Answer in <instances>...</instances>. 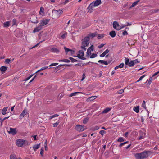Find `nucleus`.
<instances>
[{"label":"nucleus","instance_id":"1","mask_svg":"<svg viewBox=\"0 0 159 159\" xmlns=\"http://www.w3.org/2000/svg\"><path fill=\"white\" fill-rule=\"evenodd\" d=\"M150 152L149 151H145L141 153L135 154L134 156L136 159H146L148 157V153Z\"/></svg>","mask_w":159,"mask_h":159},{"label":"nucleus","instance_id":"2","mask_svg":"<svg viewBox=\"0 0 159 159\" xmlns=\"http://www.w3.org/2000/svg\"><path fill=\"white\" fill-rule=\"evenodd\" d=\"M89 43L90 38H89V36L85 37L82 40V45L81 46V48L84 51H86V48L85 47L88 46Z\"/></svg>","mask_w":159,"mask_h":159},{"label":"nucleus","instance_id":"3","mask_svg":"<svg viewBox=\"0 0 159 159\" xmlns=\"http://www.w3.org/2000/svg\"><path fill=\"white\" fill-rule=\"evenodd\" d=\"M63 11L59 9L58 10H53L52 12V16L53 19H56L59 18L63 13Z\"/></svg>","mask_w":159,"mask_h":159},{"label":"nucleus","instance_id":"4","mask_svg":"<svg viewBox=\"0 0 159 159\" xmlns=\"http://www.w3.org/2000/svg\"><path fill=\"white\" fill-rule=\"evenodd\" d=\"M27 143V142L22 139H18L16 141V144L18 147H22Z\"/></svg>","mask_w":159,"mask_h":159},{"label":"nucleus","instance_id":"5","mask_svg":"<svg viewBox=\"0 0 159 159\" xmlns=\"http://www.w3.org/2000/svg\"><path fill=\"white\" fill-rule=\"evenodd\" d=\"M75 129L79 132H82L87 129L86 126L80 125H77L75 128Z\"/></svg>","mask_w":159,"mask_h":159},{"label":"nucleus","instance_id":"6","mask_svg":"<svg viewBox=\"0 0 159 159\" xmlns=\"http://www.w3.org/2000/svg\"><path fill=\"white\" fill-rule=\"evenodd\" d=\"M50 21V19H43L40 21V22L39 23V25L42 27V26H43L47 25Z\"/></svg>","mask_w":159,"mask_h":159},{"label":"nucleus","instance_id":"7","mask_svg":"<svg viewBox=\"0 0 159 159\" xmlns=\"http://www.w3.org/2000/svg\"><path fill=\"white\" fill-rule=\"evenodd\" d=\"M125 64L126 65H128L129 67L133 66L134 65L133 60L129 62V58L126 57H125Z\"/></svg>","mask_w":159,"mask_h":159},{"label":"nucleus","instance_id":"8","mask_svg":"<svg viewBox=\"0 0 159 159\" xmlns=\"http://www.w3.org/2000/svg\"><path fill=\"white\" fill-rule=\"evenodd\" d=\"M9 134H11L13 135H15L17 133V131L16 130V128H11L10 129V130L8 131Z\"/></svg>","mask_w":159,"mask_h":159},{"label":"nucleus","instance_id":"9","mask_svg":"<svg viewBox=\"0 0 159 159\" xmlns=\"http://www.w3.org/2000/svg\"><path fill=\"white\" fill-rule=\"evenodd\" d=\"M113 28L117 30V28L119 27L120 25L116 21H114L113 23Z\"/></svg>","mask_w":159,"mask_h":159},{"label":"nucleus","instance_id":"10","mask_svg":"<svg viewBox=\"0 0 159 159\" xmlns=\"http://www.w3.org/2000/svg\"><path fill=\"white\" fill-rule=\"evenodd\" d=\"M42 29V27L39 25L38 27L35 28L33 30V33L38 32Z\"/></svg>","mask_w":159,"mask_h":159},{"label":"nucleus","instance_id":"11","mask_svg":"<svg viewBox=\"0 0 159 159\" xmlns=\"http://www.w3.org/2000/svg\"><path fill=\"white\" fill-rule=\"evenodd\" d=\"M93 7L97 6L101 3V0H96L93 2Z\"/></svg>","mask_w":159,"mask_h":159},{"label":"nucleus","instance_id":"12","mask_svg":"<svg viewBox=\"0 0 159 159\" xmlns=\"http://www.w3.org/2000/svg\"><path fill=\"white\" fill-rule=\"evenodd\" d=\"M50 51L52 52H55L57 53H58L60 52V51L59 49L55 48H52L50 49Z\"/></svg>","mask_w":159,"mask_h":159},{"label":"nucleus","instance_id":"13","mask_svg":"<svg viewBox=\"0 0 159 159\" xmlns=\"http://www.w3.org/2000/svg\"><path fill=\"white\" fill-rule=\"evenodd\" d=\"M96 98V96H91L88 98L86 101L87 102L92 101L94 100Z\"/></svg>","mask_w":159,"mask_h":159},{"label":"nucleus","instance_id":"14","mask_svg":"<svg viewBox=\"0 0 159 159\" xmlns=\"http://www.w3.org/2000/svg\"><path fill=\"white\" fill-rule=\"evenodd\" d=\"M124 63H121L118 66H117L115 67V70H116L119 68H121L124 67Z\"/></svg>","mask_w":159,"mask_h":159},{"label":"nucleus","instance_id":"15","mask_svg":"<svg viewBox=\"0 0 159 159\" xmlns=\"http://www.w3.org/2000/svg\"><path fill=\"white\" fill-rule=\"evenodd\" d=\"M97 34L96 33H90L88 36H89V38L90 37H91L92 38H93V37H95L97 35Z\"/></svg>","mask_w":159,"mask_h":159},{"label":"nucleus","instance_id":"16","mask_svg":"<svg viewBox=\"0 0 159 159\" xmlns=\"http://www.w3.org/2000/svg\"><path fill=\"white\" fill-rule=\"evenodd\" d=\"M140 0H138L137 1H135V2H134L133 4H132V5L129 8V9H131V8H132V7H134L138 3L140 2Z\"/></svg>","mask_w":159,"mask_h":159},{"label":"nucleus","instance_id":"17","mask_svg":"<svg viewBox=\"0 0 159 159\" xmlns=\"http://www.w3.org/2000/svg\"><path fill=\"white\" fill-rule=\"evenodd\" d=\"M25 115V110H24L19 116L20 119H21L23 117H24Z\"/></svg>","mask_w":159,"mask_h":159},{"label":"nucleus","instance_id":"18","mask_svg":"<svg viewBox=\"0 0 159 159\" xmlns=\"http://www.w3.org/2000/svg\"><path fill=\"white\" fill-rule=\"evenodd\" d=\"M116 34L115 31L112 30L110 32V36L112 38L115 37Z\"/></svg>","mask_w":159,"mask_h":159},{"label":"nucleus","instance_id":"19","mask_svg":"<svg viewBox=\"0 0 159 159\" xmlns=\"http://www.w3.org/2000/svg\"><path fill=\"white\" fill-rule=\"evenodd\" d=\"M98 62L99 63H101L102 64H104L105 65H107L108 64V63L107 62L105 61L104 60H99L98 61Z\"/></svg>","mask_w":159,"mask_h":159},{"label":"nucleus","instance_id":"20","mask_svg":"<svg viewBox=\"0 0 159 159\" xmlns=\"http://www.w3.org/2000/svg\"><path fill=\"white\" fill-rule=\"evenodd\" d=\"M7 67L4 66H2L0 68V70L2 72H5L7 70Z\"/></svg>","mask_w":159,"mask_h":159},{"label":"nucleus","instance_id":"21","mask_svg":"<svg viewBox=\"0 0 159 159\" xmlns=\"http://www.w3.org/2000/svg\"><path fill=\"white\" fill-rule=\"evenodd\" d=\"M10 25V22L7 21L3 23V26L4 27H8Z\"/></svg>","mask_w":159,"mask_h":159},{"label":"nucleus","instance_id":"22","mask_svg":"<svg viewBox=\"0 0 159 159\" xmlns=\"http://www.w3.org/2000/svg\"><path fill=\"white\" fill-rule=\"evenodd\" d=\"M7 107H4L2 110V114L3 115H5V114H6V111L7 110Z\"/></svg>","mask_w":159,"mask_h":159},{"label":"nucleus","instance_id":"23","mask_svg":"<svg viewBox=\"0 0 159 159\" xmlns=\"http://www.w3.org/2000/svg\"><path fill=\"white\" fill-rule=\"evenodd\" d=\"M134 110L138 113L139 112V106H137L136 107H134L133 108Z\"/></svg>","mask_w":159,"mask_h":159},{"label":"nucleus","instance_id":"24","mask_svg":"<svg viewBox=\"0 0 159 159\" xmlns=\"http://www.w3.org/2000/svg\"><path fill=\"white\" fill-rule=\"evenodd\" d=\"M10 159H18V158H16V156L14 154H11L10 156Z\"/></svg>","mask_w":159,"mask_h":159},{"label":"nucleus","instance_id":"25","mask_svg":"<svg viewBox=\"0 0 159 159\" xmlns=\"http://www.w3.org/2000/svg\"><path fill=\"white\" fill-rule=\"evenodd\" d=\"M93 2H92V3H91L90 5H89V6L88 7L87 9L89 10H90L92 9L93 7Z\"/></svg>","mask_w":159,"mask_h":159},{"label":"nucleus","instance_id":"26","mask_svg":"<svg viewBox=\"0 0 159 159\" xmlns=\"http://www.w3.org/2000/svg\"><path fill=\"white\" fill-rule=\"evenodd\" d=\"M75 57H78L79 58L81 59L82 60H85L86 59V58L84 57H82L81 55L80 54H78L77 56H75Z\"/></svg>","mask_w":159,"mask_h":159},{"label":"nucleus","instance_id":"27","mask_svg":"<svg viewBox=\"0 0 159 159\" xmlns=\"http://www.w3.org/2000/svg\"><path fill=\"white\" fill-rule=\"evenodd\" d=\"M40 146V144L35 145L33 146V149L34 151H35L36 149H38L39 147Z\"/></svg>","mask_w":159,"mask_h":159},{"label":"nucleus","instance_id":"28","mask_svg":"<svg viewBox=\"0 0 159 159\" xmlns=\"http://www.w3.org/2000/svg\"><path fill=\"white\" fill-rule=\"evenodd\" d=\"M91 54V51L89 49H87V56L88 57H89V56Z\"/></svg>","mask_w":159,"mask_h":159},{"label":"nucleus","instance_id":"29","mask_svg":"<svg viewBox=\"0 0 159 159\" xmlns=\"http://www.w3.org/2000/svg\"><path fill=\"white\" fill-rule=\"evenodd\" d=\"M48 68V66L43 67H42L39 70L37 71V72H35V73H38L40 71H41L43 70H45V69Z\"/></svg>","mask_w":159,"mask_h":159},{"label":"nucleus","instance_id":"30","mask_svg":"<svg viewBox=\"0 0 159 159\" xmlns=\"http://www.w3.org/2000/svg\"><path fill=\"white\" fill-rule=\"evenodd\" d=\"M69 59L72 62H75L78 61L76 59L73 58L72 57H69Z\"/></svg>","mask_w":159,"mask_h":159},{"label":"nucleus","instance_id":"31","mask_svg":"<svg viewBox=\"0 0 159 159\" xmlns=\"http://www.w3.org/2000/svg\"><path fill=\"white\" fill-rule=\"evenodd\" d=\"M109 111V107H108L105 109H104L103 111L102 112V113L104 114L108 112Z\"/></svg>","mask_w":159,"mask_h":159},{"label":"nucleus","instance_id":"32","mask_svg":"<svg viewBox=\"0 0 159 159\" xmlns=\"http://www.w3.org/2000/svg\"><path fill=\"white\" fill-rule=\"evenodd\" d=\"M59 116L58 114H55L53 115L52 116H50L49 117V119L51 120L55 117H58Z\"/></svg>","mask_w":159,"mask_h":159},{"label":"nucleus","instance_id":"33","mask_svg":"<svg viewBox=\"0 0 159 159\" xmlns=\"http://www.w3.org/2000/svg\"><path fill=\"white\" fill-rule=\"evenodd\" d=\"M81 92H75L74 93H73L70 94L69 95L70 97H72L74 96L76 94L78 93H81Z\"/></svg>","mask_w":159,"mask_h":159},{"label":"nucleus","instance_id":"34","mask_svg":"<svg viewBox=\"0 0 159 159\" xmlns=\"http://www.w3.org/2000/svg\"><path fill=\"white\" fill-rule=\"evenodd\" d=\"M124 141L123 138L122 137H119L117 140V141L120 142H121Z\"/></svg>","mask_w":159,"mask_h":159},{"label":"nucleus","instance_id":"35","mask_svg":"<svg viewBox=\"0 0 159 159\" xmlns=\"http://www.w3.org/2000/svg\"><path fill=\"white\" fill-rule=\"evenodd\" d=\"M64 48L65 52H66V54H67L68 52L70 51V49L67 48L66 47H64Z\"/></svg>","mask_w":159,"mask_h":159},{"label":"nucleus","instance_id":"36","mask_svg":"<svg viewBox=\"0 0 159 159\" xmlns=\"http://www.w3.org/2000/svg\"><path fill=\"white\" fill-rule=\"evenodd\" d=\"M59 61H63L65 62H70V61L68 59H64L63 60H61Z\"/></svg>","mask_w":159,"mask_h":159},{"label":"nucleus","instance_id":"37","mask_svg":"<svg viewBox=\"0 0 159 159\" xmlns=\"http://www.w3.org/2000/svg\"><path fill=\"white\" fill-rule=\"evenodd\" d=\"M89 118H86L84 119L83 120V123L84 124L87 123L89 121Z\"/></svg>","mask_w":159,"mask_h":159},{"label":"nucleus","instance_id":"38","mask_svg":"<svg viewBox=\"0 0 159 159\" xmlns=\"http://www.w3.org/2000/svg\"><path fill=\"white\" fill-rule=\"evenodd\" d=\"M142 107H143L145 110H146L147 108L145 105V102L144 101H143V103L142 105Z\"/></svg>","mask_w":159,"mask_h":159},{"label":"nucleus","instance_id":"39","mask_svg":"<svg viewBox=\"0 0 159 159\" xmlns=\"http://www.w3.org/2000/svg\"><path fill=\"white\" fill-rule=\"evenodd\" d=\"M133 61L134 65H135V64L139 63L140 62L139 61L138 59H136Z\"/></svg>","mask_w":159,"mask_h":159},{"label":"nucleus","instance_id":"40","mask_svg":"<svg viewBox=\"0 0 159 159\" xmlns=\"http://www.w3.org/2000/svg\"><path fill=\"white\" fill-rule=\"evenodd\" d=\"M152 80V77H150L148 80V83H147L148 85H150V84L151 83V82Z\"/></svg>","mask_w":159,"mask_h":159},{"label":"nucleus","instance_id":"41","mask_svg":"<svg viewBox=\"0 0 159 159\" xmlns=\"http://www.w3.org/2000/svg\"><path fill=\"white\" fill-rule=\"evenodd\" d=\"M44 154V148L43 147H42L41 149L40 154L41 156H43Z\"/></svg>","mask_w":159,"mask_h":159},{"label":"nucleus","instance_id":"42","mask_svg":"<svg viewBox=\"0 0 159 159\" xmlns=\"http://www.w3.org/2000/svg\"><path fill=\"white\" fill-rule=\"evenodd\" d=\"M126 26V25H122V26H120L119 27L117 28V30H120L122 28H123Z\"/></svg>","mask_w":159,"mask_h":159},{"label":"nucleus","instance_id":"43","mask_svg":"<svg viewBox=\"0 0 159 159\" xmlns=\"http://www.w3.org/2000/svg\"><path fill=\"white\" fill-rule=\"evenodd\" d=\"M63 96V95L62 93H60L58 96L57 98L58 100H60Z\"/></svg>","mask_w":159,"mask_h":159},{"label":"nucleus","instance_id":"44","mask_svg":"<svg viewBox=\"0 0 159 159\" xmlns=\"http://www.w3.org/2000/svg\"><path fill=\"white\" fill-rule=\"evenodd\" d=\"M79 53L81 55L82 57H83L84 55V51L82 50H80L79 51Z\"/></svg>","mask_w":159,"mask_h":159},{"label":"nucleus","instance_id":"45","mask_svg":"<svg viewBox=\"0 0 159 159\" xmlns=\"http://www.w3.org/2000/svg\"><path fill=\"white\" fill-rule=\"evenodd\" d=\"M104 154H105V157L106 158H108L109 157V152H105V153H104Z\"/></svg>","mask_w":159,"mask_h":159},{"label":"nucleus","instance_id":"46","mask_svg":"<svg viewBox=\"0 0 159 159\" xmlns=\"http://www.w3.org/2000/svg\"><path fill=\"white\" fill-rule=\"evenodd\" d=\"M12 25H16V19H14L12 21Z\"/></svg>","mask_w":159,"mask_h":159},{"label":"nucleus","instance_id":"47","mask_svg":"<svg viewBox=\"0 0 159 159\" xmlns=\"http://www.w3.org/2000/svg\"><path fill=\"white\" fill-rule=\"evenodd\" d=\"M124 89H120V90H119L117 92V93L118 94H122V93H123L124 92Z\"/></svg>","mask_w":159,"mask_h":159},{"label":"nucleus","instance_id":"48","mask_svg":"<svg viewBox=\"0 0 159 159\" xmlns=\"http://www.w3.org/2000/svg\"><path fill=\"white\" fill-rule=\"evenodd\" d=\"M97 56V54H96L95 53H93L92 54L91 56H90V58H94L95 57H96Z\"/></svg>","mask_w":159,"mask_h":159},{"label":"nucleus","instance_id":"49","mask_svg":"<svg viewBox=\"0 0 159 159\" xmlns=\"http://www.w3.org/2000/svg\"><path fill=\"white\" fill-rule=\"evenodd\" d=\"M140 135H141L142 136H143V137H145L146 135V133H144L142 131H140Z\"/></svg>","mask_w":159,"mask_h":159},{"label":"nucleus","instance_id":"50","mask_svg":"<svg viewBox=\"0 0 159 159\" xmlns=\"http://www.w3.org/2000/svg\"><path fill=\"white\" fill-rule=\"evenodd\" d=\"M44 11V9L43 7H41L40 8V10L39 11V13L40 14L41 12H43Z\"/></svg>","mask_w":159,"mask_h":159},{"label":"nucleus","instance_id":"51","mask_svg":"<svg viewBox=\"0 0 159 159\" xmlns=\"http://www.w3.org/2000/svg\"><path fill=\"white\" fill-rule=\"evenodd\" d=\"M104 37V35L102 34H99L98 35V38L100 39V38H102Z\"/></svg>","mask_w":159,"mask_h":159},{"label":"nucleus","instance_id":"52","mask_svg":"<svg viewBox=\"0 0 159 159\" xmlns=\"http://www.w3.org/2000/svg\"><path fill=\"white\" fill-rule=\"evenodd\" d=\"M66 35L67 33H65L61 36V37L62 39H64L66 37Z\"/></svg>","mask_w":159,"mask_h":159},{"label":"nucleus","instance_id":"53","mask_svg":"<svg viewBox=\"0 0 159 159\" xmlns=\"http://www.w3.org/2000/svg\"><path fill=\"white\" fill-rule=\"evenodd\" d=\"M59 122H56L55 123L53 124V125L54 127H56L57 126V125H59Z\"/></svg>","mask_w":159,"mask_h":159},{"label":"nucleus","instance_id":"54","mask_svg":"<svg viewBox=\"0 0 159 159\" xmlns=\"http://www.w3.org/2000/svg\"><path fill=\"white\" fill-rule=\"evenodd\" d=\"M99 128L97 126H95L94 128H92L91 129L92 130H97Z\"/></svg>","mask_w":159,"mask_h":159},{"label":"nucleus","instance_id":"55","mask_svg":"<svg viewBox=\"0 0 159 159\" xmlns=\"http://www.w3.org/2000/svg\"><path fill=\"white\" fill-rule=\"evenodd\" d=\"M99 133L102 135L103 136V135L104 134V133H106V132L105 131H104V130H101L100 132H99Z\"/></svg>","mask_w":159,"mask_h":159},{"label":"nucleus","instance_id":"56","mask_svg":"<svg viewBox=\"0 0 159 159\" xmlns=\"http://www.w3.org/2000/svg\"><path fill=\"white\" fill-rule=\"evenodd\" d=\"M145 76V75H143L142 76H141L139 79V80L137 81V82H139L141 81L142 79L144 78Z\"/></svg>","mask_w":159,"mask_h":159},{"label":"nucleus","instance_id":"57","mask_svg":"<svg viewBox=\"0 0 159 159\" xmlns=\"http://www.w3.org/2000/svg\"><path fill=\"white\" fill-rule=\"evenodd\" d=\"M11 60L9 59H6L5 60V62L9 64Z\"/></svg>","mask_w":159,"mask_h":159},{"label":"nucleus","instance_id":"58","mask_svg":"<svg viewBox=\"0 0 159 159\" xmlns=\"http://www.w3.org/2000/svg\"><path fill=\"white\" fill-rule=\"evenodd\" d=\"M58 64V63H52L49 65V66H54Z\"/></svg>","mask_w":159,"mask_h":159},{"label":"nucleus","instance_id":"59","mask_svg":"<svg viewBox=\"0 0 159 159\" xmlns=\"http://www.w3.org/2000/svg\"><path fill=\"white\" fill-rule=\"evenodd\" d=\"M34 75V74H33L30 75L27 78H26V79L25 80L27 81V80H28L30 78H31Z\"/></svg>","mask_w":159,"mask_h":159},{"label":"nucleus","instance_id":"60","mask_svg":"<svg viewBox=\"0 0 159 159\" xmlns=\"http://www.w3.org/2000/svg\"><path fill=\"white\" fill-rule=\"evenodd\" d=\"M159 11V9H156V10L154 9V10H152V12L153 13H157V12H158Z\"/></svg>","mask_w":159,"mask_h":159},{"label":"nucleus","instance_id":"61","mask_svg":"<svg viewBox=\"0 0 159 159\" xmlns=\"http://www.w3.org/2000/svg\"><path fill=\"white\" fill-rule=\"evenodd\" d=\"M122 34L123 35H127L128 34V33L126 30H125L122 33Z\"/></svg>","mask_w":159,"mask_h":159},{"label":"nucleus","instance_id":"62","mask_svg":"<svg viewBox=\"0 0 159 159\" xmlns=\"http://www.w3.org/2000/svg\"><path fill=\"white\" fill-rule=\"evenodd\" d=\"M104 45H105V44H101L100 45L98 46V48H102V47H103Z\"/></svg>","mask_w":159,"mask_h":159},{"label":"nucleus","instance_id":"63","mask_svg":"<svg viewBox=\"0 0 159 159\" xmlns=\"http://www.w3.org/2000/svg\"><path fill=\"white\" fill-rule=\"evenodd\" d=\"M85 74L84 73H83L82 75V79L81 80V81H83L85 78Z\"/></svg>","mask_w":159,"mask_h":159},{"label":"nucleus","instance_id":"64","mask_svg":"<svg viewBox=\"0 0 159 159\" xmlns=\"http://www.w3.org/2000/svg\"><path fill=\"white\" fill-rule=\"evenodd\" d=\"M109 52V50L107 49L103 53H104L105 55H106L107 53H108Z\"/></svg>","mask_w":159,"mask_h":159}]
</instances>
